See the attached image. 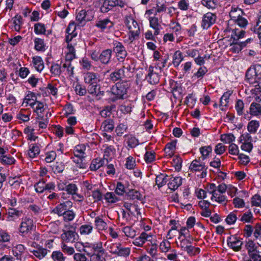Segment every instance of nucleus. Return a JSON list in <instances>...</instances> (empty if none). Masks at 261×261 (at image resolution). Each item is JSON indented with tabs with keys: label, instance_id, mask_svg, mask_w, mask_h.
Masks as SVG:
<instances>
[{
	"label": "nucleus",
	"instance_id": "nucleus-1",
	"mask_svg": "<svg viewBox=\"0 0 261 261\" xmlns=\"http://www.w3.org/2000/svg\"><path fill=\"white\" fill-rule=\"evenodd\" d=\"M130 86L129 81L124 80L115 84L111 89L112 96L110 98L112 102H116L118 100H123L128 97L127 91Z\"/></svg>",
	"mask_w": 261,
	"mask_h": 261
},
{
	"label": "nucleus",
	"instance_id": "nucleus-2",
	"mask_svg": "<svg viewBox=\"0 0 261 261\" xmlns=\"http://www.w3.org/2000/svg\"><path fill=\"white\" fill-rule=\"evenodd\" d=\"M124 22L129 30L128 38L125 40V42L130 44L138 38L140 33V27L138 22L130 15L125 16Z\"/></svg>",
	"mask_w": 261,
	"mask_h": 261
},
{
	"label": "nucleus",
	"instance_id": "nucleus-3",
	"mask_svg": "<svg viewBox=\"0 0 261 261\" xmlns=\"http://www.w3.org/2000/svg\"><path fill=\"white\" fill-rule=\"evenodd\" d=\"M249 257L253 261H261V246L256 245L254 242L249 240L245 244Z\"/></svg>",
	"mask_w": 261,
	"mask_h": 261
},
{
	"label": "nucleus",
	"instance_id": "nucleus-4",
	"mask_svg": "<svg viewBox=\"0 0 261 261\" xmlns=\"http://www.w3.org/2000/svg\"><path fill=\"white\" fill-rule=\"evenodd\" d=\"M28 245L30 246L29 251L37 258L39 260L42 259L49 252V250L43 247L35 242L29 241Z\"/></svg>",
	"mask_w": 261,
	"mask_h": 261
},
{
	"label": "nucleus",
	"instance_id": "nucleus-5",
	"mask_svg": "<svg viewBox=\"0 0 261 261\" xmlns=\"http://www.w3.org/2000/svg\"><path fill=\"white\" fill-rule=\"evenodd\" d=\"M35 228L36 225L33 219L30 217H25L21 219L18 230L21 236H24L34 230Z\"/></svg>",
	"mask_w": 261,
	"mask_h": 261
},
{
	"label": "nucleus",
	"instance_id": "nucleus-6",
	"mask_svg": "<svg viewBox=\"0 0 261 261\" xmlns=\"http://www.w3.org/2000/svg\"><path fill=\"white\" fill-rule=\"evenodd\" d=\"M159 69L157 67L150 65L147 69L146 81L151 85H155L159 83L160 75Z\"/></svg>",
	"mask_w": 261,
	"mask_h": 261
},
{
	"label": "nucleus",
	"instance_id": "nucleus-7",
	"mask_svg": "<svg viewBox=\"0 0 261 261\" xmlns=\"http://www.w3.org/2000/svg\"><path fill=\"white\" fill-rule=\"evenodd\" d=\"M217 16L214 13L208 12L205 14L202 19L201 27L204 30L208 29L216 21Z\"/></svg>",
	"mask_w": 261,
	"mask_h": 261
},
{
	"label": "nucleus",
	"instance_id": "nucleus-8",
	"mask_svg": "<svg viewBox=\"0 0 261 261\" xmlns=\"http://www.w3.org/2000/svg\"><path fill=\"white\" fill-rule=\"evenodd\" d=\"M113 51L116 53V57L119 62H123L127 55L124 46L119 42L114 44Z\"/></svg>",
	"mask_w": 261,
	"mask_h": 261
},
{
	"label": "nucleus",
	"instance_id": "nucleus-9",
	"mask_svg": "<svg viewBox=\"0 0 261 261\" xmlns=\"http://www.w3.org/2000/svg\"><path fill=\"white\" fill-rule=\"evenodd\" d=\"M72 207V202L67 200L57 205L51 211L52 213L62 216L69 209Z\"/></svg>",
	"mask_w": 261,
	"mask_h": 261
},
{
	"label": "nucleus",
	"instance_id": "nucleus-10",
	"mask_svg": "<svg viewBox=\"0 0 261 261\" xmlns=\"http://www.w3.org/2000/svg\"><path fill=\"white\" fill-rule=\"evenodd\" d=\"M190 169L192 171H202L200 177H204L206 175V169L204 163L198 160H194L190 164Z\"/></svg>",
	"mask_w": 261,
	"mask_h": 261
},
{
	"label": "nucleus",
	"instance_id": "nucleus-11",
	"mask_svg": "<svg viewBox=\"0 0 261 261\" xmlns=\"http://www.w3.org/2000/svg\"><path fill=\"white\" fill-rule=\"evenodd\" d=\"M78 235L74 229L64 230L61 236L62 243H73L77 240Z\"/></svg>",
	"mask_w": 261,
	"mask_h": 261
},
{
	"label": "nucleus",
	"instance_id": "nucleus-12",
	"mask_svg": "<svg viewBox=\"0 0 261 261\" xmlns=\"http://www.w3.org/2000/svg\"><path fill=\"white\" fill-rule=\"evenodd\" d=\"M153 237V236L150 233H147L146 232H142L138 237L134 239L133 243L135 246L142 247L146 242L147 243L151 241Z\"/></svg>",
	"mask_w": 261,
	"mask_h": 261
},
{
	"label": "nucleus",
	"instance_id": "nucleus-13",
	"mask_svg": "<svg viewBox=\"0 0 261 261\" xmlns=\"http://www.w3.org/2000/svg\"><path fill=\"white\" fill-rule=\"evenodd\" d=\"M245 32L242 29H234L232 30L231 38L233 39V44H241V46H245L246 42H248L250 39H248L245 42H239L238 41L240 39L244 37Z\"/></svg>",
	"mask_w": 261,
	"mask_h": 261
},
{
	"label": "nucleus",
	"instance_id": "nucleus-14",
	"mask_svg": "<svg viewBox=\"0 0 261 261\" xmlns=\"http://www.w3.org/2000/svg\"><path fill=\"white\" fill-rule=\"evenodd\" d=\"M158 244L156 241L153 238L151 241L148 242L145 246L146 251L152 257L155 258L158 256Z\"/></svg>",
	"mask_w": 261,
	"mask_h": 261
},
{
	"label": "nucleus",
	"instance_id": "nucleus-15",
	"mask_svg": "<svg viewBox=\"0 0 261 261\" xmlns=\"http://www.w3.org/2000/svg\"><path fill=\"white\" fill-rule=\"evenodd\" d=\"M83 251L89 257L90 261H105L107 255L106 250L94 253L89 252L87 249H83Z\"/></svg>",
	"mask_w": 261,
	"mask_h": 261
},
{
	"label": "nucleus",
	"instance_id": "nucleus-16",
	"mask_svg": "<svg viewBox=\"0 0 261 261\" xmlns=\"http://www.w3.org/2000/svg\"><path fill=\"white\" fill-rule=\"evenodd\" d=\"M90 11H86L85 10H81L77 13L76 20L79 24H85V22L90 21L92 19V16H89Z\"/></svg>",
	"mask_w": 261,
	"mask_h": 261
},
{
	"label": "nucleus",
	"instance_id": "nucleus-17",
	"mask_svg": "<svg viewBox=\"0 0 261 261\" xmlns=\"http://www.w3.org/2000/svg\"><path fill=\"white\" fill-rule=\"evenodd\" d=\"M123 206L127 211V215L128 216L132 215L135 217H138L141 215L140 208L137 205L125 202Z\"/></svg>",
	"mask_w": 261,
	"mask_h": 261
},
{
	"label": "nucleus",
	"instance_id": "nucleus-18",
	"mask_svg": "<svg viewBox=\"0 0 261 261\" xmlns=\"http://www.w3.org/2000/svg\"><path fill=\"white\" fill-rule=\"evenodd\" d=\"M228 246L235 251L241 249L243 242L236 237H229L227 240Z\"/></svg>",
	"mask_w": 261,
	"mask_h": 261
},
{
	"label": "nucleus",
	"instance_id": "nucleus-19",
	"mask_svg": "<svg viewBox=\"0 0 261 261\" xmlns=\"http://www.w3.org/2000/svg\"><path fill=\"white\" fill-rule=\"evenodd\" d=\"M128 74L124 71V69L121 68L117 69L110 74V78L111 81L115 82L118 80H120L127 77Z\"/></svg>",
	"mask_w": 261,
	"mask_h": 261
},
{
	"label": "nucleus",
	"instance_id": "nucleus-20",
	"mask_svg": "<svg viewBox=\"0 0 261 261\" xmlns=\"http://www.w3.org/2000/svg\"><path fill=\"white\" fill-rule=\"evenodd\" d=\"M98 78V74L93 72H87L84 75L85 83L89 85L97 84L99 81Z\"/></svg>",
	"mask_w": 261,
	"mask_h": 261
},
{
	"label": "nucleus",
	"instance_id": "nucleus-21",
	"mask_svg": "<svg viewBox=\"0 0 261 261\" xmlns=\"http://www.w3.org/2000/svg\"><path fill=\"white\" fill-rule=\"evenodd\" d=\"M108 164L107 158H96L92 161L90 166V170L96 171L105 164Z\"/></svg>",
	"mask_w": 261,
	"mask_h": 261
},
{
	"label": "nucleus",
	"instance_id": "nucleus-22",
	"mask_svg": "<svg viewBox=\"0 0 261 261\" xmlns=\"http://www.w3.org/2000/svg\"><path fill=\"white\" fill-rule=\"evenodd\" d=\"M85 249H90L92 253L99 252L103 251H105V249L103 248L102 242L101 241H97L91 243H87V244L84 246Z\"/></svg>",
	"mask_w": 261,
	"mask_h": 261
},
{
	"label": "nucleus",
	"instance_id": "nucleus-23",
	"mask_svg": "<svg viewBox=\"0 0 261 261\" xmlns=\"http://www.w3.org/2000/svg\"><path fill=\"white\" fill-rule=\"evenodd\" d=\"M249 113L256 117L261 116V105L256 102H252L249 109Z\"/></svg>",
	"mask_w": 261,
	"mask_h": 261
},
{
	"label": "nucleus",
	"instance_id": "nucleus-24",
	"mask_svg": "<svg viewBox=\"0 0 261 261\" xmlns=\"http://www.w3.org/2000/svg\"><path fill=\"white\" fill-rule=\"evenodd\" d=\"M112 55V50L107 49L102 51L99 55V61L103 64H108L111 60Z\"/></svg>",
	"mask_w": 261,
	"mask_h": 261
},
{
	"label": "nucleus",
	"instance_id": "nucleus-25",
	"mask_svg": "<svg viewBox=\"0 0 261 261\" xmlns=\"http://www.w3.org/2000/svg\"><path fill=\"white\" fill-rule=\"evenodd\" d=\"M149 25L154 30V35H158L160 34L162 29L161 25L159 22V19L156 17H150L149 19Z\"/></svg>",
	"mask_w": 261,
	"mask_h": 261
},
{
	"label": "nucleus",
	"instance_id": "nucleus-26",
	"mask_svg": "<svg viewBox=\"0 0 261 261\" xmlns=\"http://www.w3.org/2000/svg\"><path fill=\"white\" fill-rule=\"evenodd\" d=\"M95 25L101 31L110 29L113 26V23L108 18L99 20L96 21Z\"/></svg>",
	"mask_w": 261,
	"mask_h": 261
},
{
	"label": "nucleus",
	"instance_id": "nucleus-27",
	"mask_svg": "<svg viewBox=\"0 0 261 261\" xmlns=\"http://www.w3.org/2000/svg\"><path fill=\"white\" fill-rule=\"evenodd\" d=\"M245 76L246 80L250 84H253L257 83L256 81L257 76L254 68H249L246 71Z\"/></svg>",
	"mask_w": 261,
	"mask_h": 261
},
{
	"label": "nucleus",
	"instance_id": "nucleus-28",
	"mask_svg": "<svg viewBox=\"0 0 261 261\" xmlns=\"http://www.w3.org/2000/svg\"><path fill=\"white\" fill-rule=\"evenodd\" d=\"M168 187L172 190H176L182 184V178L180 177H172L169 180Z\"/></svg>",
	"mask_w": 261,
	"mask_h": 261
},
{
	"label": "nucleus",
	"instance_id": "nucleus-29",
	"mask_svg": "<svg viewBox=\"0 0 261 261\" xmlns=\"http://www.w3.org/2000/svg\"><path fill=\"white\" fill-rule=\"evenodd\" d=\"M176 141H173L167 143L164 149L165 153L166 156L171 158L173 156L176 149Z\"/></svg>",
	"mask_w": 261,
	"mask_h": 261
},
{
	"label": "nucleus",
	"instance_id": "nucleus-30",
	"mask_svg": "<svg viewBox=\"0 0 261 261\" xmlns=\"http://www.w3.org/2000/svg\"><path fill=\"white\" fill-rule=\"evenodd\" d=\"M94 225L95 228L98 232L105 230L108 228L107 223L99 216L96 217L94 220Z\"/></svg>",
	"mask_w": 261,
	"mask_h": 261
},
{
	"label": "nucleus",
	"instance_id": "nucleus-31",
	"mask_svg": "<svg viewBox=\"0 0 261 261\" xmlns=\"http://www.w3.org/2000/svg\"><path fill=\"white\" fill-rule=\"evenodd\" d=\"M124 141L127 146L132 148L136 147L139 144L138 140L133 135L128 134L124 136Z\"/></svg>",
	"mask_w": 261,
	"mask_h": 261
},
{
	"label": "nucleus",
	"instance_id": "nucleus-32",
	"mask_svg": "<svg viewBox=\"0 0 261 261\" xmlns=\"http://www.w3.org/2000/svg\"><path fill=\"white\" fill-rule=\"evenodd\" d=\"M114 128V121L111 119H108L103 121L101 125V129L102 131L111 132Z\"/></svg>",
	"mask_w": 261,
	"mask_h": 261
},
{
	"label": "nucleus",
	"instance_id": "nucleus-33",
	"mask_svg": "<svg viewBox=\"0 0 261 261\" xmlns=\"http://www.w3.org/2000/svg\"><path fill=\"white\" fill-rule=\"evenodd\" d=\"M114 0H104L100 10L102 13H107L115 7Z\"/></svg>",
	"mask_w": 261,
	"mask_h": 261
},
{
	"label": "nucleus",
	"instance_id": "nucleus-34",
	"mask_svg": "<svg viewBox=\"0 0 261 261\" xmlns=\"http://www.w3.org/2000/svg\"><path fill=\"white\" fill-rule=\"evenodd\" d=\"M32 60L35 69L41 72L44 68V63L42 58L39 56H35L33 57Z\"/></svg>",
	"mask_w": 261,
	"mask_h": 261
},
{
	"label": "nucleus",
	"instance_id": "nucleus-35",
	"mask_svg": "<svg viewBox=\"0 0 261 261\" xmlns=\"http://www.w3.org/2000/svg\"><path fill=\"white\" fill-rule=\"evenodd\" d=\"M40 149L39 144H32L30 145L28 155L31 158H35L40 153Z\"/></svg>",
	"mask_w": 261,
	"mask_h": 261
},
{
	"label": "nucleus",
	"instance_id": "nucleus-36",
	"mask_svg": "<svg viewBox=\"0 0 261 261\" xmlns=\"http://www.w3.org/2000/svg\"><path fill=\"white\" fill-rule=\"evenodd\" d=\"M168 181V176L164 174L161 173L155 178V183L159 188L165 185Z\"/></svg>",
	"mask_w": 261,
	"mask_h": 261
},
{
	"label": "nucleus",
	"instance_id": "nucleus-37",
	"mask_svg": "<svg viewBox=\"0 0 261 261\" xmlns=\"http://www.w3.org/2000/svg\"><path fill=\"white\" fill-rule=\"evenodd\" d=\"M243 14V12L241 9L236 7H232L229 12V16L231 20L234 22L242 15Z\"/></svg>",
	"mask_w": 261,
	"mask_h": 261
},
{
	"label": "nucleus",
	"instance_id": "nucleus-38",
	"mask_svg": "<svg viewBox=\"0 0 261 261\" xmlns=\"http://www.w3.org/2000/svg\"><path fill=\"white\" fill-rule=\"evenodd\" d=\"M122 69H124V71L126 70V73L130 72L131 70L134 68V60L132 58H127L125 60H124Z\"/></svg>",
	"mask_w": 261,
	"mask_h": 261
},
{
	"label": "nucleus",
	"instance_id": "nucleus-39",
	"mask_svg": "<svg viewBox=\"0 0 261 261\" xmlns=\"http://www.w3.org/2000/svg\"><path fill=\"white\" fill-rule=\"evenodd\" d=\"M259 126L258 120H253L249 121L247 125V130L251 134H255Z\"/></svg>",
	"mask_w": 261,
	"mask_h": 261
},
{
	"label": "nucleus",
	"instance_id": "nucleus-40",
	"mask_svg": "<svg viewBox=\"0 0 261 261\" xmlns=\"http://www.w3.org/2000/svg\"><path fill=\"white\" fill-rule=\"evenodd\" d=\"M173 64L175 67H178L180 63L184 60V56L180 50H176L173 56Z\"/></svg>",
	"mask_w": 261,
	"mask_h": 261
},
{
	"label": "nucleus",
	"instance_id": "nucleus-41",
	"mask_svg": "<svg viewBox=\"0 0 261 261\" xmlns=\"http://www.w3.org/2000/svg\"><path fill=\"white\" fill-rule=\"evenodd\" d=\"M211 199L215 200L216 202L219 203H222L224 204H226L227 202V198L225 196L223 195V194H221L219 192H217L215 193V195L213 194L212 196Z\"/></svg>",
	"mask_w": 261,
	"mask_h": 261
},
{
	"label": "nucleus",
	"instance_id": "nucleus-42",
	"mask_svg": "<svg viewBox=\"0 0 261 261\" xmlns=\"http://www.w3.org/2000/svg\"><path fill=\"white\" fill-rule=\"evenodd\" d=\"M232 94V91L228 90L225 92L220 98V106L227 107L230 96Z\"/></svg>",
	"mask_w": 261,
	"mask_h": 261
},
{
	"label": "nucleus",
	"instance_id": "nucleus-43",
	"mask_svg": "<svg viewBox=\"0 0 261 261\" xmlns=\"http://www.w3.org/2000/svg\"><path fill=\"white\" fill-rule=\"evenodd\" d=\"M50 257L53 261H65L66 259V257L60 250L53 251Z\"/></svg>",
	"mask_w": 261,
	"mask_h": 261
},
{
	"label": "nucleus",
	"instance_id": "nucleus-44",
	"mask_svg": "<svg viewBox=\"0 0 261 261\" xmlns=\"http://www.w3.org/2000/svg\"><path fill=\"white\" fill-rule=\"evenodd\" d=\"M86 147L84 145H79L75 147L74 154L76 158H85Z\"/></svg>",
	"mask_w": 261,
	"mask_h": 261
},
{
	"label": "nucleus",
	"instance_id": "nucleus-45",
	"mask_svg": "<svg viewBox=\"0 0 261 261\" xmlns=\"http://www.w3.org/2000/svg\"><path fill=\"white\" fill-rule=\"evenodd\" d=\"M93 230V227L91 224H84L80 227V232L82 235H88L90 234Z\"/></svg>",
	"mask_w": 261,
	"mask_h": 261
},
{
	"label": "nucleus",
	"instance_id": "nucleus-46",
	"mask_svg": "<svg viewBox=\"0 0 261 261\" xmlns=\"http://www.w3.org/2000/svg\"><path fill=\"white\" fill-rule=\"evenodd\" d=\"M130 253V248L129 247H125L122 245L120 244V246H119V249L118 250V252L116 255L126 257L128 256Z\"/></svg>",
	"mask_w": 261,
	"mask_h": 261
},
{
	"label": "nucleus",
	"instance_id": "nucleus-47",
	"mask_svg": "<svg viewBox=\"0 0 261 261\" xmlns=\"http://www.w3.org/2000/svg\"><path fill=\"white\" fill-rule=\"evenodd\" d=\"M105 199L109 203H115L119 200V198L117 197L114 192H108L104 195Z\"/></svg>",
	"mask_w": 261,
	"mask_h": 261
},
{
	"label": "nucleus",
	"instance_id": "nucleus-48",
	"mask_svg": "<svg viewBox=\"0 0 261 261\" xmlns=\"http://www.w3.org/2000/svg\"><path fill=\"white\" fill-rule=\"evenodd\" d=\"M34 32L37 35H45L46 28L44 24L40 22L36 23L34 25Z\"/></svg>",
	"mask_w": 261,
	"mask_h": 261
},
{
	"label": "nucleus",
	"instance_id": "nucleus-49",
	"mask_svg": "<svg viewBox=\"0 0 261 261\" xmlns=\"http://www.w3.org/2000/svg\"><path fill=\"white\" fill-rule=\"evenodd\" d=\"M115 108V106L114 105L106 106L100 112V115L103 118L109 117L112 114V110Z\"/></svg>",
	"mask_w": 261,
	"mask_h": 261
},
{
	"label": "nucleus",
	"instance_id": "nucleus-50",
	"mask_svg": "<svg viewBox=\"0 0 261 261\" xmlns=\"http://www.w3.org/2000/svg\"><path fill=\"white\" fill-rule=\"evenodd\" d=\"M35 49L37 51H44L45 45L44 40L39 38H36L34 39Z\"/></svg>",
	"mask_w": 261,
	"mask_h": 261
},
{
	"label": "nucleus",
	"instance_id": "nucleus-51",
	"mask_svg": "<svg viewBox=\"0 0 261 261\" xmlns=\"http://www.w3.org/2000/svg\"><path fill=\"white\" fill-rule=\"evenodd\" d=\"M164 0H156V9L154 15H156L158 13H161L166 11L167 7L165 5Z\"/></svg>",
	"mask_w": 261,
	"mask_h": 261
},
{
	"label": "nucleus",
	"instance_id": "nucleus-52",
	"mask_svg": "<svg viewBox=\"0 0 261 261\" xmlns=\"http://www.w3.org/2000/svg\"><path fill=\"white\" fill-rule=\"evenodd\" d=\"M1 162L4 165H12L15 163V159L10 155H3L0 156Z\"/></svg>",
	"mask_w": 261,
	"mask_h": 261
},
{
	"label": "nucleus",
	"instance_id": "nucleus-53",
	"mask_svg": "<svg viewBox=\"0 0 261 261\" xmlns=\"http://www.w3.org/2000/svg\"><path fill=\"white\" fill-rule=\"evenodd\" d=\"M30 106L32 108H34L35 106H36L34 109V112H35L38 115L39 113H41L44 110L43 103L39 101L35 100L34 102L30 103Z\"/></svg>",
	"mask_w": 261,
	"mask_h": 261
},
{
	"label": "nucleus",
	"instance_id": "nucleus-54",
	"mask_svg": "<svg viewBox=\"0 0 261 261\" xmlns=\"http://www.w3.org/2000/svg\"><path fill=\"white\" fill-rule=\"evenodd\" d=\"M127 194L129 198L132 200L137 199L140 200L142 198V195L141 193L135 189L129 190Z\"/></svg>",
	"mask_w": 261,
	"mask_h": 261
},
{
	"label": "nucleus",
	"instance_id": "nucleus-55",
	"mask_svg": "<svg viewBox=\"0 0 261 261\" xmlns=\"http://www.w3.org/2000/svg\"><path fill=\"white\" fill-rule=\"evenodd\" d=\"M201 4L208 9H215L218 4V0H202Z\"/></svg>",
	"mask_w": 261,
	"mask_h": 261
},
{
	"label": "nucleus",
	"instance_id": "nucleus-56",
	"mask_svg": "<svg viewBox=\"0 0 261 261\" xmlns=\"http://www.w3.org/2000/svg\"><path fill=\"white\" fill-rule=\"evenodd\" d=\"M50 71L54 76H59L62 72L61 67L58 63H53L50 66Z\"/></svg>",
	"mask_w": 261,
	"mask_h": 261
},
{
	"label": "nucleus",
	"instance_id": "nucleus-57",
	"mask_svg": "<svg viewBox=\"0 0 261 261\" xmlns=\"http://www.w3.org/2000/svg\"><path fill=\"white\" fill-rule=\"evenodd\" d=\"M235 109L238 115L242 116L244 114V103L242 100L238 99L237 100L235 104Z\"/></svg>",
	"mask_w": 261,
	"mask_h": 261
},
{
	"label": "nucleus",
	"instance_id": "nucleus-58",
	"mask_svg": "<svg viewBox=\"0 0 261 261\" xmlns=\"http://www.w3.org/2000/svg\"><path fill=\"white\" fill-rule=\"evenodd\" d=\"M14 29L16 31H19L22 24V18L20 15H16L13 20Z\"/></svg>",
	"mask_w": 261,
	"mask_h": 261
},
{
	"label": "nucleus",
	"instance_id": "nucleus-59",
	"mask_svg": "<svg viewBox=\"0 0 261 261\" xmlns=\"http://www.w3.org/2000/svg\"><path fill=\"white\" fill-rule=\"evenodd\" d=\"M234 140L235 137L232 134H223L221 136V140L225 143L230 144Z\"/></svg>",
	"mask_w": 261,
	"mask_h": 261
},
{
	"label": "nucleus",
	"instance_id": "nucleus-60",
	"mask_svg": "<svg viewBox=\"0 0 261 261\" xmlns=\"http://www.w3.org/2000/svg\"><path fill=\"white\" fill-rule=\"evenodd\" d=\"M171 248V243L167 240H164L160 244V249L162 252H167Z\"/></svg>",
	"mask_w": 261,
	"mask_h": 261
},
{
	"label": "nucleus",
	"instance_id": "nucleus-61",
	"mask_svg": "<svg viewBox=\"0 0 261 261\" xmlns=\"http://www.w3.org/2000/svg\"><path fill=\"white\" fill-rule=\"evenodd\" d=\"M103 147H105L104 149L103 158H109L115 153L116 150L113 146L106 145L103 146Z\"/></svg>",
	"mask_w": 261,
	"mask_h": 261
},
{
	"label": "nucleus",
	"instance_id": "nucleus-62",
	"mask_svg": "<svg viewBox=\"0 0 261 261\" xmlns=\"http://www.w3.org/2000/svg\"><path fill=\"white\" fill-rule=\"evenodd\" d=\"M155 153L153 151H146L144 154V159L146 163L149 164L155 160Z\"/></svg>",
	"mask_w": 261,
	"mask_h": 261
},
{
	"label": "nucleus",
	"instance_id": "nucleus-63",
	"mask_svg": "<svg viewBox=\"0 0 261 261\" xmlns=\"http://www.w3.org/2000/svg\"><path fill=\"white\" fill-rule=\"evenodd\" d=\"M125 167L129 170H132L136 166L135 159L132 156H129L126 158Z\"/></svg>",
	"mask_w": 261,
	"mask_h": 261
},
{
	"label": "nucleus",
	"instance_id": "nucleus-64",
	"mask_svg": "<svg viewBox=\"0 0 261 261\" xmlns=\"http://www.w3.org/2000/svg\"><path fill=\"white\" fill-rule=\"evenodd\" d=\"M62 216L63 217V220L64 221L69 222L72 221L74 219L75 214L73 211L69 210V209Z\"/></svg>",
	"mask_w": 261,
	"mask_h": 261
}]
</instances>
